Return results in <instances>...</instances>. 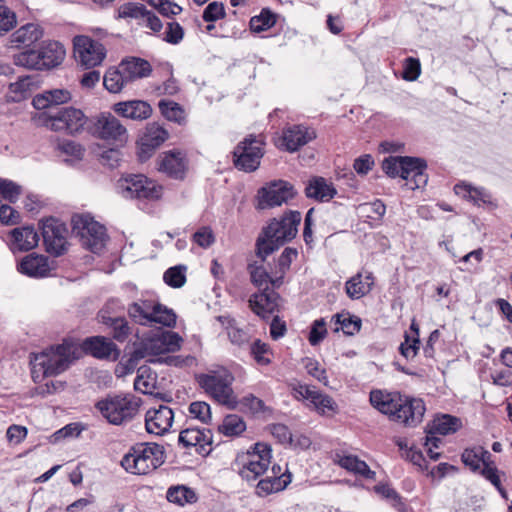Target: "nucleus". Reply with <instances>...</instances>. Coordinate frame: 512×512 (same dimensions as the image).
<instances>
[{
    "label": "nucleus",
    "mask_w": 512,
    "mask_h": 512,
    "mask_svg": "<svg viewBox=\"0 0 512 512\" xmlns=\"http://www.w3.org/2000/svg\"><path fill=\"white\" fill-rule=\"evenodd\" d=\"M370 403L379 412L388 415L390 420L409 427L419 424L426 411L422 399L402 395L399 392L372 390Z\"/></svg>",
    "instance_id": "1"
},
{
    "label": "nucleus",
    "mask_w": 512,
    "mask_h": 512,
    "mask_svg": "<svg viewBox=\"0 0 512 512\" xmlns=\"http://www.w3.org/2000/svg\"><path fill=\"white\" fill-rule=\"evenodd\" d=\"M301 219V213L292 210L284 213L279 219H272L262 228L256 239V256L263 262L285 243L293 240L297 235Z\"/></svg>",
    "instance_id": "2"
},
{
    "label": "nucleus",
    "mask_w": 512,
    "mask_h": 512,
    "mask_svg": "<svg viewBox=\"0 0 512 512\" xmlns=\"http://www.w3.org/2000/svg\"><path fill=\"white\" fill-rule=\"evenodd\" d=\"M383 171L391 178L401 177L406 180L409 189L424 187L428 182L425 173L427 163L424 159L411 156H390L382 163Z\"/></svg>",
    "instance_id": "3"
},
{
    "label": "nucleus",
    "mask_w": 512,
    "mask_h": 512,
    "mask_svg": "<svg viewBox=\"0 0 512 512\" xmlns=\"http://www.w3.org/2000/svg\"><path fill=\"white\" fill-rule=\"evenodd\" d=\"M164 461L163 446L156 443H139L124 455L121 465L129 473L145 475L157 469Z\"/></svg>",
    "instance_id": "4"
},
{
    "label": "nucleus",
    "mask_w": 512,
    "mask_h": 512,
    "mask_svg": "<svg viewBox=\"0 0 512 512\" xmlns=\"http://www.w3.org/2000/svg\"><path fill=\"white\" fill-rule=\"evenodd\" d=\"M127 313L130 319L139 325L148 326L153 323L168 328L176 325L175 312L160 302L151 299H140L128 305Z\"/></svg>",
    "instance_id": "5"
},
{
    "label": "nucleus",
    "mask_w": 512,
    "mask_h": 512,
    "mask_svg": "<svg viewBox=\"0 0 512 512\" xmlns=\"http://www.w3.org/2000/svg\"><path fill=\"white\" fill-rule=\"evenodd\" d=\"M233 381L234 376L226 369L197 376L199 386L215 401L231 410L238 408V400L232 388Z\"/></svg>",
    "instance_id": "6"
},
{
    "label": "nucleus",
    "mask_w": 512,
    "mask_h": 512,
    "mask_svg": "<svg viewBox=\"0 0 512 512\" xmlns=\"http://www.w3.org/2000/svg\"><path fill=\"white\" fill-rule=\"evenodd\" d=\"M72 234L79 238L81 245L99 254L107 241L106 228L89 215L75 214L71 218Z\"/></svg>",
    "instance_id": "7"
},
{
    "label": "nucleus",
    "mask_w": 512,
    "mask_h": 512,
    "mask_svg": "<svg viewBox=\"0 0 512 512\" xmlns=\"http://www.w3.org/2000/svg\"><path fill=\"white\" fill-rule=\"evenodd\" d=\"M78 357V348L72 342L64 341L41 353L36 361L45 376H56L66 371Z\"/></svg>",
    "instance_id": "8"
},
{
    "label": "nucleus",
    "mask_w": 512,
    "mask_h": 512,
    "mask_svg": "<svg viewBox=\"0 0 512 512\" xmlns=\"http://www.w3.org/2000/svg\"><path fill=\"white\" fill-rule=\"evenodd\" d=\"M89 134L118 147H123L129 138L126 127L110 112L91 116Z\"/></svg>",
    "instance_id": "9"
},
{
    "label": "nucleus",
    "mask_w": 512,
    "mask_h": 512,
    "mask_svg": "<svg viewBox=\"0 0 512 512\" xmlns=\"http://www.w3.org/2000/svg\"><path fill=\"white\" fill-rule=\"evenodd\" d=\"M91 117H87L82 110L74 107L60 108L54 114H47L44 124L53 131H64L70 135H77L84 131L89 134Z\"/></svg>",
    "instance_id": "10"
},
{
    "label": "nucleus",
    "mask_w": 512,
    "mask_h": 512,
    "mask_svg": "<svg viewBox=\"0 0 512 512\" xmlns=\"http://www.w3.org/2000/svg\"><path fill=\"white\" fill-rule=\"evenodd\" d=\"M264 142L250 134L240 141L232 152L233 165L239 171L251 173L256 171L264 156Z\"/></svg>",
    "instance_id": "11"
},
{
    "label": "nucleus",
    "mask_w": 512,
    "mask_h": 512,
    "mask_svg": "<svg viewBox=\"0 0 512 512\" xmlns=\"http://www.w3.org/2000/svg\"><path fill=\"white\" fill-rule=\"evenodd\" d=\"M96 408L109 423L120 425L137 413L139 403L130 395L108 396L96 403Z\"/></svg>",
    "instance_id": "12"
},
{
    "label": "nucleus",
    "mask_w": 512,
    "mask_h": 512,
    "mask_svg": "<svg viewBox=\"0 0 512 512\" xmlns=\"http://www.w3.org/2000/svg\"><path fill=\"white\" fill-rule=\"evenodd\" d=\"M118 188L123 197L140 200H158L163 188L154 180L143 174H129L118 181Z\"/></svg>",
    "instance_id": "13"
},
{
    "label": "nucleus",
    "mask_w": 512,
    "mask_h": 512,
    "mask_svg": "<svg viewBox=\"0 0 512 512\" xmlns=\"http://www.w3.org/2000/svg\"><path fill=\"white\" fill-rule=\"evenodd\" d=\"M43 242L46 251L56 257L63 255L67 251L66 225L56 218H48L41 225Z\"/></svg>",
    "instance_id": "14"
},
{
    "label": "nucleus",
    "mask_w": 512,
    "mask_h": 512,
    "mask_svg": "<svg viewBox=\"0 0 512 512\" xmlns=\"http://www.w3.org/2000/svg\"><path fill=\"white\" fill-rule=\"evenodd\" d=\"M294 186L284 180L270 182L267 186L258 190V209L272 208L288 202L296 196Z\"/></svg>",
    "instance_id": "15"
},
{
    "label": "nucleus",
    "mask_w": 512,
    "mask_h": 512,
    "mask_svg": "<svg viewBox=\"0 0 512 512\" xmlns=\"http://www.w3.org/2000/svg\"><path fill=\"white\" fill-rule=\"evenodd\" d=\"M117 303L118 300H109L98 312L97 320L105 326V329L114 340L122 343L128 339L132 330L127 319L124 316L116 315L113 311V307Z\"/></svg>",
    "instance_id": "16"
},
{
    "label": "nucleus",
    "mask_w": 512,
    "mask_h": 512,
    "mask_svg": "<svg viewBox=\"0 0 512 512\" xmlns=\"http://www.w3.org/2000/svg\"><path fill=\"white\" fill-rule=\"evenodd\" d=\"M73 46L75 57L87 69L101 64L106 56L104 45L85 35L75 36Z\"/></svg>",
    "instance_id": "17"
},
{
    "label": "nucleus",
    "mask_w": 512,
    "mask_h": 512,
    "mask_svg": "<svg viewBox=\"0 0 512 512\" xmlns=\"http://www.w3.org/2000/svg\"><path fill=\"white\" fill-rule=\"evenodd\" d=\"M255 451L250 455V459L239 471L242 479L250 482L256 480L260 475L268 470L271 458V448L262 443H256Z\"/></svg>",
    "instance_id": "18"
},
{
    "label": "nucleus",
    "mask_w": 512,
    "mask_h": 512,
    "mask_svg": "<svg viewBox=\"0 0 512 512\" xmlns=\"http://www.w3.org/2000/svg\"><path fill=\"white\" fill-rule=\"evenodd\" d=\"M280 295L269 285H266L258 293L249 298V307L262 319H267L271 314L278 311Z\"/></svg>",
    "instance_id": "19"
},
{
    "label": "nucleus",
    "mask_w": 512,
    "mask_h": 512,
    "mask_svg": "<svg viewBox=\"0 0 512 512\" xmlns=\"http://www.w3.org/2000/svg\"><path fill=\"white\" fill-rule=\"evenodd\" d=\"M314 129L304 125H292L282 132L280 147L288 152H295L316 138Z\"/></svg>",
    "instance_id": "20"
},
{
    "label": "nucleus",
    "mask_w": 512,
    "mask_h": 512,
    "mask_svg": "<svg viewBox=\"0 0 512 512\" xmlns=\"http://www.w3.org/2000/svg\"><path fill=\"white\" fill-rule=\"evenodd\" d=\"M81 349L97 359H112L116 361L120 356L117 345L105 336L87 337L81 345Z\"/></svg>",
    "instance_id": "21"
},
{
    "label": "nucleus",
    "mask_w": 512,
    "mask_h": 512,
    "mask_svg": "<svg viewBox=\"0 0 512 512\" xmlns=\"http://www.w3.org/2000/svg\"><path fill=\"white\" fill-rule=\"evenodd\" d=\"M292 475L286 468L282 472L280 465H273L270 475L261 479L256 486V494L265 497L269 494L284 490L291 482Z\"/></svg>",
    "instance_id": "22"
},
{
    "label": "nucleus",
    "mask_w": 512,
    "mask_h": 512,
    "mask_svg": "<svg viewBox=\"0 0 512 512\" xmlns=\"http://www.w3.org/2000/svg\"><path fill=\"white\" fill-rule=\"evenodd\" d=\"M174 413L171 408L160 405L158 409L151 408L145 415V427L148 433L163 435L172 426Z\"/></svg>",
    "instance_id": "23"
},
{
    "label": "nucleus",
    "mask_w": 512,
    "mask_h": 512,
    "mask_svg": "<svg viewBox=\"0 0 512 512\" xmlns=\"http://www.w3.org/2000/svg\"><path fill=\"white\" fill-rule=\"evenodd\" d=\"M112 110L120 117L131 120H145L152 114L151 105L143 100H129L113 104Z\"/></svg>",
    "instance_id": "24"
},
{
    "label": "nucleus",
    "mask_w": 512,
    "mask_h": 512,
    "mask_svg": "<svg viewBox=\"0 0 512 512\" xmlns=\"http://www.w3.org/2000/svg\"><path fill=\"white\" fill-rule=\"evenodd\" d=\"M21 274L32 278H42L49 275L51 270L47 256L31 253L25 256L17 265Z\"/></svg>",
    "instance_id": "25"
},
{
    "label": "nucleus",
    "mask_w": 512,
    "mask_h": 512,
    "mask_svg": "<svg viewBox=\"0 0 512 512\" xmlns=\"http://www.w3.org/2000/svg\"><path fill=\"white\" fill-rule=\"evenodd\" d=\"M158 170L173 179L182 180L185 177V163L179 151L164 152L158 162Z\"/></svg>",
    "instance_id": "26"
},
{
    "label": "nucleus",
    "mask_w": 512,
    "mask_h": 512,
    "mask_svg": "<svg viewBox=\"0 0 512 512\" xmlns=\"http://www.w3.org/2000/svg\"><path fill=\"white\" fill-rule=\"evenodd\" d=\"M12 249L26 252L38 245L39 236L33 226L14 228L10 232Z\"/></svg>",
    "instance_id": "27"
},
{
    "label": "nucleus",
    "mask_w": 512,
    "mask_h": 512,
    "mask_svg": "<svg viewBox=\"0 0 512 512\" xmlns=\"http://www.w3.org/2000/svg\"><path fill=\"white\" fill-rule=\"evenodd\" d=\"M119 67L129 83L148 77L152 72L151 64L147 60L137 57L122 60Z\"/></svg>",
    "instance_id": "28"
},
{
    "label": "nucleus",
    "mask_w": 512,
    "mask_h": 512,
    "mask_svg": "<svg viewBox=\"0 0 512 512\" xmlns=\"http://www.w3.org/2000/svg\"><path fill=\"white\" fill-rule=\"evenodd\" d=\"M71 100V93L67 89H52L34 96L32 105L37 110H44L53 105H60Z\"/></svg>",
    "instance_id": "29"
},
{
    "label": "nucleus",
    "mask_w": 512,
    "mask_h": 512,
    "mask_svg": "<svg viewBox=\"0 0 512 512\" xmlns=\"http://www.w3.org/2000/svg\"><path fill=\"white\" fill-rule=\"evenodd\" d=\"M462 426L461 420L449 414H442L427 424L425 432L429 434L449 435L457 432Z\"/></svg>",
    "instance_id": "30"
},
{
    "label": "nucleus",
    "mask_w": 512,
    "mask_h": 512,
    "mask_svg": "<svg viewBox=\"0 0 512 512\" xmlns=\"http://www.w3.org/2000/svg\"><path fill=\"white\" fill-rule=\"evenodd\" d=\"M337 194L333 184H328L323 177H313L305 187V195L317 201L331 200Z\"/></svg>",
    "instance_id": "31"
},
{
    "label": "nucleus",
    "mask_w": 512,
    "mask_h": 512,
    "mask_svg": "<svg viewBox=\"0 0 512 512\" xmlns=\"http://www.w3.org/2000/svg\"><path fill=\"white\" fill-rule=\"evenodd\" d=\"M43 36V31L38 24L28 23L16 30L10 39L12 47H29Z\"/></svg>",
    "instance_id": "32"
},
{
    "label": "nucleus",
    "mask_w": 512,
    "mask_h": 512,
    "mask_svg": "<svg viewBox=\"0 0 512 512\" xmlns=\"http://www.w3.org/2000/svg\"><path fill=\"white\" fill-rule=\"evenodd\" d=\"M42 57V66L51 69L60 65L65 57L64 46L58 41H48L39 48Z\"/></svg>",
    "instance_id": "33"
},
{
    "label": "nucleus",
    "mask_w": 512,
    "mask_h": 512,
    "mask_svg": "<svg viewBox=\"0 0 512 512\" xmlns=\"http://www.w3.org/2000/svg\"><path fill=\"white\" fill-rule=\"evenodd\" d=\"M220 321L227 330V335L233 345L243 348L249 344L250 336L247 331L238 328L234 319L228 316H219Z\"/></svg>",
    "instance_id": "34"
},
{
    "label": "nucleus",
    "mask_w": 512,
    "mask_h": 512,
    "mask_svg": "<svg viewBox=\"0 0 512 512\" xmlns=\"http://www.w3.org/2000/svg\"><path fill=\"white\" fill-rule=\"evenodd\" d=\"M339 465L355 474H359L366 479L374 480L376 473L372 471L367 463L363 460H360L357 456L354 455H345L342 456L339 461Z\"/></svg>",
    "instance_id": "35"
},
{
    "label": "nucleus",
    "mask_w": 512,
    "mask_h": 512,
    "mask_svg": "<svg viewBox=\"0 0 512 512\" xmlns=\"http://www.w3.org/2000/svg\"><path fill=\"white\" fill-rule=\"evenodd\" d=\"M128 84L130 83L120 67L109 68L103 77V85L111 93H119Z\"/></svg>",
    "instance_id": "36"
},
{
    "label": "nucleus",
    "mask_w": 512,
    "mask_h": 512,
    "mask_svg": "<svg viewBox=\"0 0 512 512\" xmlns=\"http://www.w3.org/2000/svg\"><path fill=\"white\" fill-rule=\"evenodd\" d=\"M166 498L169 502L178 505L192 504L197 501V495L195 491L189 487L179 485L170 487L167 491Z\"/></svg>",
    "instance_id": "37"
},
{
    "label": "nucleus",
    "mask_w": 512,
    "mask_h": 512,
    "mask_svg": "<svg viewBox=\"0 0 512 512\" xmlns=\"http://www.w3.org/2000/svg\"><path fill=\"white\" fill-rule=\"evenodd\" d=\"M14 63L28 69L44 70L39 49H26L14 55Z\"/></svg>",
    "instance_id": "38"
},
{
    "label": "nucleus",
    "mask_w": 512,
    "mask_h": 512,
    "mask_svg": "<svg viewBox=\"0 0 512 512\" xmlns=\"http://www.w3.org/2000/svg\"><path fill=\"white\" fill-rule=\"evenodd\" d=\"M335 323L340 325V329L343 331L345 335L353 336L358 333L361 329L362 321L358 316L346 314H336L333 316ZM339 327L335 329L338 331Z\"/></svg>",
    "instance_id": "39"
},
{
    "label": "nucleus",
    "mask_w": 512,
    "mask_h": 512,
    "mask_svg": "<svg viewBox=\"0 0 512 512\" xmlns=\"http://www.w3.org/2000/svg\"><path fill=\"white\" fill-rule=\"evenodd\" d=\"M218 430L225 436H238L246 430V423L239 415L229 414L225 416Z\"/></svg>",
    "instance_id": "40"
},
{
    "label": "nucleus",
    "mask_w": 512,
    "mask_h": 512,
    "mask_svg": "<svg viewBox=\"0 0 512 512\" xmlns=\"http://www.w3.org/2000/svg\"><path fill=\"white\" fill-rule=\"evenodd\" d=\"M276 23V14L269 8L261 10L259 15L253 16L250 19L249 26L251 31L260 33L273 27Z\"/></svg>",
    "instance_id": "41"
},
{
    "label": "nucleus",
    "mask_w": 512,
    "mask_h": 512,
    "mask_svg": "<svg viewBox=\"0 0 512 512\" xmlns=\"http://www.w3.org/2000/svg\"><path fill=\"white\" fill-rule=\"evenodd\" d=\"M161 114L169 121L183 124L185 122L184 109L176 102L162 99L158 103Z\"/></svg>",
    "instance_id": "42"
},
{
    "label": "nucleus",
    "mask_w": 512,
    "mask_h": 512,
    "mask_svg": "<svg viewBox=\"0 0 512 512\" xmlns=\"http://www.w3.org/2000/svg\"><path fill=\"white\" fill-rule=\"evenodd\" d=\"M169 137V133L163 127L157 123L149 124L143 136L138 142L153 144L156 148H159Z\"/></svg>",
    "instance_id": "43"
},
{
    "label": "nucleus",
    "mask_w": 512,
    "mask_h": 512,
    "mask_svg": "<svg viewBox=\"0 0 512 512\" xmlns=\"http://www.w3.org/2000/svg\"><path fill=\"white\" fill-rule=\"evenodd\" d=\"M455 193L468 197L474 204L480 205L481 203H490V195L484 189L474 188L466 184H457L454 187Z\"/></svg>",
    "instance_id": "44"
},
{
    "label": "nucleus",
    "mask_w": 512,
    "mask_h": 512,
    "mask_svg": "<svg viewBox=\"0 0 512 512\" xmlns=\"http://www.w3.org/2000/svg\"><path fill=\"white\" fill-rule=\"evenodd\" d=\"M345 288L347 295L351 299H359L370 292L371 283L364 282L362 275L359 273L346 282Z\"/></svg>",
    "instance_id": "45"
},
{
    "label": "nucleus",
    "mask_w": 512,
    "mask_h": 512,
    "mask_svg": "<svg viewBox=\"0 0 512 512\" xmlns=\"http://www.w3.org/2000/svg\"><path fill=\"white\" fill-rule=\"evenodd\" d=\"M57 149L71 157L72 159H65V162L71 164L74 161H79L83 158L85 149L84 147L72 140H62L57 144Z\"/></svg>",
    "instance_id": "46"
},
{
    "label": "nucleus",
    "mask_w": 512,
    "mask_h": 512,
    "mask_svg": "<svg viewBox=\"0 0 512 512\" xmlns=\"http://www.w3.org/2000/svg\"><path fill=\"white\" fill-rule=\"evenodd\" d=\"M163 280L172 288H181L186 283V266L176 265L168 268L164 272Z\"/></svg>",
    "instance_id": "47"
},
{
    "label": "nucleus",
    "mask_w": 512,
    "mask_h": 512,
    "mask_svg": "<svg viewBox=\"0 0 512 512\" xmlns=\"http://www.w3.org/2000/svg\"><path fill=\"white\" fill-rule=\"evenodd\" d=\"M146 356L147 355L145 353V349H143V347L139 343L127 358H122L120 365L123 367L124 373H133L137 368L139 362Z\"/></svg>",
    "instance_id": "48"
},
{
    "label": "nucleus",
    "mask_w": 512,
    "mask_h": 512,
    "mask_svg": "<svg viewBox=\"0 0 512 512\" xmlns=\"http://www.w3.org/2000/svg\"><path fill=\"white\" fill-rule=\"evenodd\" d=\"M247 269L250 274L251 282L258 287L259 290L268 285L270 275L262 265H257L256 262L250 263Z\"/></svg>",
    "instance_id": "49"
},
{
    "label": "nucleus",
    "mask_w": 512,
    "mask_h": 512,
    "mask_svg": "<svg viewBox=\"0 0 512 512\" xmlns=\"http://www.w3.org/2000/svg\"><path fill=\"white\" fill-rule=\"evenodd\" d=\"M22 193V187L9 179L0 178V195L10 203H15Z\"/></svg>",
    "instance_id": "50"
},
{
    "label": "nucleus",
    "mask_w": 512,
    "mask_h": 512,
    "mask_svg": "<svg viewBox=\"0 0 512 512\" xmlns=\"http://www.w3.org/2000/svg\"><path fill=\"white\" fill-rule=\"evenodd\" d=\"M377 494L389 500L393 507L398 510L404 508V502L400 494L388 484H378L374 487Z\"/></svg>",
    "instance_id": "51"
},
{
    "label": "nucleus",
    "mask_w": 512,
    "mask_h": 512,
    "mask_svg": "<svg viewBox=\"0 0 512 512\" xmlns=\"http://www.w3.org/2000/svg\"><path fill=\"white\" fill-rule=\"evenodd\" d=\"M157 333L162 340V346L165 347L167 352H176L181 348V343L183 342V339L177 332H173L170 330H161Z\"/></svg>",
    "instance_id": "52"
},
{
    "label": "nucleus",
    "mask_w": 512,
    "mask_h": 512,
    "mask_svg": "<svg viewBox=\"0 0 512 512\" xmlns=\"http://www.w3.org/2000/svg\"><path fill=\"white\" fill-rule=\"evenodd\" d=\"M238 406H240L241 411H249L252 414H258L266 410L265 403L253 394H249L238 400Z\"/></svg>",
    "instance_id": "53"
},
{
    "label": "nucleus",
    "mask_w": 512,
    "mask_h": 512,
    "mask_svg": "<svg viewBox=\"0 0 512 512\" xmlns=\"http://www.w3.org/2000/svg\"><path fill=\"white\" fill-rule=\"evenodd\" d=\"M147 14L146 6L141 3H125L118 10L120 18H144Z\"/></svg>",
    "instance_id": "54"
},
{
    "label": "nucleus",
    "mask_w": 512,
    "mask_h": 512,
    "mask_svg": "<svg viewBox=\"0 0 512 512\" xmlns=\"http://www.w3.org/2000/svg\"><path fill=\"white\" fill-rule=\"evenodd\" d=\"M82 430L83 428L79 423L67 424L66 426L57 430L50 436V442L56 444L68 437H78L81 434Z\"/></svg>",
    "instance_id": "55"
},
{
    "label": "nucleus",
    "mask_w": 512,
    "mask_h": 512,
    "mask_svg": "<svg viewBox=\"0 0 512 512\" xmlns=\"http://www.w3.org/2000/svg\"><path fill=\"white\" fill-rule=\"evenodd\" d=\"M327 335L326 322L323 318L316 319L310 327L308 340L312 346L318 345Z\"/></svg>",
    "instance_id": "56"
},
{
    "label": "nucleus",
    "mask_w": 512,
    "mask_h": 512,
    "mask_svg": "<svg viewBox=\"0 0 512 512\" xmlns=\"http://www.w3.org/2000/svg\"><path fill=\"white\" fill-rule=\"evenodd\" d=\"M226 15L225 7L222 2H210L203 11L202 18L205 22L212 23L224 18Z\"/></svg>",
    "instance_id": "57"
},
{
    "label": "nucleus",
    "mask_w": 512,
    "mask_h": 512,
    "mask_svg": "<svg viewBox=\"0 0 512 512\" xmlns=\"http://www.w3.org/2000/svg\"><path fill=\"white\" fill-rule=\"evenodd\" d=\"M33 81L30 76L20 77L18 81L9 84V91L14 93L16 96L13 98L14 101H20L25 97V93L30 90Z\"/></svg>",
    "instance_id": "58"
},
{
    "label": "nucleus",
    "mask_w": 512,
    "mask_h": 512,
    "mask_svg": "<svg viewBox=\"0 0 512 512\" xmlns=\"http://www.w3.org/2000/svg\"><path fill=\"white\" fill-rule=\"evenodd\" d=\"M162 340L158 333L154 334L152 337L143 340L140 342L143 349H145L146 355H160L164 353H168L164 346H162Z\"/></svg>",
    "instance_id": "59"
},
{
    "label": "nucleus",
    "mask_w": 512,
    "mask_h": 512,
    "mask_svg": "<svg viewBox=\"0 0 512 512\" xmlns=\"http://www.w3.org/2000/svg\"><path fill=\"white\" fill-rule=\"evenodd\" d=\"M421 73V64L419 59L408 57L404 61L403 78L407 81H415Z\"/></svg>",
    "instance_id": "60"
},
{
    "label": "nucleus",
    "mask_w": 512,
    "mask_h": 512,
    "mask_svg": "<svg viewBox=\"0 0 512 512\" xmlns=\"http://www.w3.org/2000/svg\"><path fill=\"white\" fill-rule=\"evenodd\" d=\"M189 412L203 423L211 420L210 405L206 402L195 401L189 405Z\"/></svg>",
    "instance_id": "61"
},
{
    "label": "nucleus",
    "mask_w": 512,
    "mask_h": 512,
    "mask_svg": "<svg viewBox=\"0 0 512 512\" xmlns=\"http://www.w3.org/2000/svg\"><path fill=\"white\" fill-rule=\"evenodd\" d=\"M202 435V432L198 428H187L182 430L179 434L178 441L184 447H197L199 444V437Z\"/></svg>",
    "instance_id": "62"
},
{
    "label": "nucleus",
    "mask_w": 512,
    "mask_h": 512,
    "mask_svg": "<svg viewBox=\"0 0 512 512\" xmlns=\"http://www.w3.org/2000/svg\"><path fill=\"white\" fill-rule=\"evenodd\" d=\"M163 40L170 44H178L184 37V29L178 22H169Z\"/></svg>",
    "instance_id": "63"
},
{
    "label": "nucleus",
    "mask_w": 512,
    "mask_h": 512,
    "mask_svg": "<svg viewBox=\"0 0 512 512\" xmlns=\"http://www.w3.org/2000/svg\"><path fill=\"white\" fill-rule=\"evenodd\" d=\"M122 160V153L117 148H110L103 151L100 155V162L103 166L114 169L119 166Z\"/></svg>",
    "instance_id": "64"
}]
</instances>
